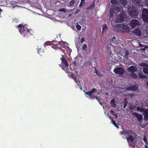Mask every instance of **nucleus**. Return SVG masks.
<instances>
[{"label":"nucleus","instance_id":"1","mask_svg":"<svg viewBox=\"0 0 148 148\" xmlns=\"http://www.w3.org/2000/svg\"><path fill=\"white\" fill-rule=\"evenodd\" d=\"M119 1L121 5H115L110 8L109 14L110 17H113L114 14H116L118 13L121 12V11L122 10V8H128V5L127 4V0H119Z\"/></svg>","mask_w":148,"mask_h":148},{"label":"nucleus","instance_id":"2","mask_svg":"<svg viewBox=\"0 0 148 148\" xmlns=\"http://www.w3.org/2000/svg\"><path fill=\"white\" fill-rule=\"evenodd\" d=\"M18 27L19 28V31L20 33L24 37L28 36L30 34L29 30L28 29L26 26L23 25L19 24Z\"/></svg>","mask_w":148,"mask_h":148},{"label":"nucleus","instance_id":"3","mask_svg":"<svg viewBox=\"0 0 148 148\" xmlns=\"http://www.w3.org/2000/svg\"><path fill=\"white\" fill-rule=\"evenodd\" d=\"M62 58H60V60L62 61L61 64L60 65V66L62 68L63 70L65 71L67 73L69 71L68 69L69 64L67 60L64 58V55H62Z\"/></svg>","mask_w":148,"mask_h":148},{"label":"nucleus","instance_id":"4","mask_svg":"<svg viewBox=\"0 0 148 148\" xmlns=\"http://www.w3.org/2000/svg\"><path fill=\"white\" fill-rule=\"evenodd\" d=\"M136 68L133 66H130L127 69L128 71L131 72V73L130 74V75L132 77V78L133 79L139 78L138 76L134 73L136 71Z\"/></svg>","mask_w":148,"mask_h":148},{"label":"nucleus","instance_id":"5","mask_svg":"<svg viewBox=\"0 0 148 148\" xmlns=\"http://www.w3.org/2000/svg\"><path fill=\"white\" fill-rule=\"evenodd\" d=\"M59 42L56 41H52L47 42L46 44L47 45H51L53 49H60L61 47L59 46Z\"/></svg>","mask_w":148,"mask_h":148},{"label":"nucleus","instance_id":"6","mask_svg":"<svg viewBox=\"0 0 148 148\" xmlns=\"http://www.w3.org/2000/svg\"><path fill=\"white\" fill-rule=\"evenodd\" d=\"M121 14L118 16H116V18L114 19V21L116 22H123L125 20V13L122 12V10L121 11Z\"/></svg>","mask_w":148,"mask_h":148},{"label":"nucleus","instance_id":"7","mask_svg":"<svg viewBox=\"0 0 148 148\" xmlns=\"http://www.w3.org/2000/svg\"><path fill=\"white\" fill-rule=\"evenodd\" d=\"M129 13L132 17L136 16L138 14V12L135 7L128 8Z\"/></svg>","mask_w":148,"mask_h":148},{"label":"nucleus","instance_id":"8","mask_svg":"<svg viewBox=\"0 0 148 148\" xmlns=\"http://www.w3.org/2000/svg\"><path fill=\"white\" fill-rule=\"evenodd\" d=\"M142 17L145 22H148V9L146 8H144L143 9Z\"/></svg>","mask_w":148,"mask_h":148},{"label":"nucleus","instance_id":"9","mask_svg":"<svg viewBox=\"0 0 148 148\" xmlns=\"http://www.w3.org/2000/svg\"><path fill=\"white\" fill-rule=\"evenodd\" d=\"M113 71L116 74L120 75H123L125 72V70L121 67L115 68Z\"/></svg>","mask_w":148,"mask_h":148},{"label":"nucleus","instance_id":"10","mask_svg":"<svg viewBox=\"0 0 148 148\" xmlns=\"http://www.w3.org/2000/svg\"><path fill=\"white\" fill-rule=\"evenodd\" d=\"M126 27L124 24H119L117 27H116L117 28L116 30L118 32H124L125 31V28Z\"/></svg>","mask_w":148,"mask_h":148},{"label":"nucleus","instance_id":"11","mask_svg":"<svg viewBox=\"0 0 148 148\" xmlns=\"http://www.w3.org/2000/svg\"><path fill=\"white\" fill-rule=\"evenodd\" d=\"M96 91H97L96 89L95 88H93L90 91L86 92L85 94L86 95V97H88V96L87 95H88L89 97H93V96L92 95V94Z\"/></svg>","mask_w":148,"mask_h":148},{"label":"nucleus","instance_id":"12","mask_svg":"<svg viewBox=\"0 0 148 148\" xmlns=\"http://www.w3.org/2000/svg\"><path fill=\"white\" fill-rule=\"evenodd\" d=\"M138 24V21L136 19L132 20L130 22V26L132 28L135 27Z\"/></svg>","mask_w":148,"mask_h":148},{"label":"nucleus","instance_id":"13","mask_svg":"<svg viewBox=\"0 0 148 148\" xmlns=\"http://www.w3.org/2000/svg\"><path fill=\"white\" fill-rule=\"evenodd\" d=\"M140 66L144 67L143 69V72L145 74H148V65L144 63H141Z\"/></svg>","mask_w":148,"mask_h":148},{"label":"nucleus","instance_id":"14","mask_svg":"<svg viewBox=\"0 0 148 148\" xmlns=\"http://www.w3.org/2000/svg\"><path fill=\"white\" fill-rule=\"evenodd\" d=\"M138 86L136 85H134L130 86L126 88L127 90H132L134 91H136L138 89Z\"/></svg>","mask_w":148,"mask_h":148},{"label":"nucleus","instance_id":"15","mask_svg":"<svg viewBox=\"0 0 148 148\" xmlns=\"http://www.w3.org/2000/svg\"><path fill=\"white\" fill-rule=\"evenodd\" d=\"M132 114L133 115L136 116L139 121H140L142 120L143 116L141 115L134 112H133Z\"/></svg>","mask_w":148,"mask_h":148},{"label":"nucleus","instance_id":"16","mask_svg":"<svg viewBox=\"0 0 148 148\" xmlns=\"http://www.w3.org/2000/svg\"><path fill=\"white\" fill-rule=\"evenodd\" d=\"M127 142L130 145L132 143H133L134 138L132 135H130L128 137L126 138Z\"/></svg>","mask_w":148,"mask_h":148},{"label":"nucleus","instance_id":"17","mask_svg":"<svg viewBox=\"0 0 148 148\" xmlns=\"http://www.w3.org/2000/svg\"><path fill=\"white\" fill-rule=\"evenodd\" d=\"M133 33L135 36H140L141 35V31L139 29H136L134 31Z\"/></svg>","mask_w":148,"mask_h":148},{"label":"nucleus","instance_id":"18","mask_svg":"<svg viewBox=\"0 0 148 148\" xmlns=\"http://www.w3.org/2000/svg\"><path fill=\"white\" fill-rule=\"evenodd\" d=\"M144 114V119L146 121L148 120V109L145 110L143 112Z\"/></svg>","mask_w":148,"mask_h":148},{"label":"nucleus","instance_id":"19","mask_svg":"<svg viewBox=\"0 0 148 148\" xmlns=\"http://www.w3.org/2000/svg\"><path fill=\"white\" fill-rule=\"evenodd\" d=\"M113 22H112L111 23L112 25L116 30V29L117 28L116 27H117V25H118L117 24V23H119V22H115L114 21V19H113Z\"/></svg>","mask_w":148,"mask_h":148},{"label":"nucleus","instance_id":"20","mask_svg":"<svg viewBox=\"0 0 148 148\" xmlns=\"http://www.w3.org/2000/svg\"><path fill=\"white\" fill-rule=\"evenodd\" d=\"M108 29V27L106 24H103L102 26V32L104 33L105 31Z\"/></svg>","mask_w":148,"mask_h":148},{"label":"nucleus","instance_id":"21","mask_svg":"<svg viewBox=\"0 0 148 148\" xmlns=\"http://www.w3.org/2000/svg\"><path fill=\"white\" fill-rule=\"evenodd\" d=\"M113 47L112 45H111L110 44L108 45L107 46V49H108V50H110V52L109 53L110 55V56L111 57H112V56L113 54H111L112 53L111 52L110 49L111 48V47Z\"/></svg>","mask_w":148,"mask_h":148},{"label":"nucleus","instance_id":"22","mask_svg":"<svg viewBox=\"0 0 148 148\" xmlns=\"http://www.w3.org/2000/svg\"><path fill=\"white\" fill-rule=\"evenodd\" d=\"M130 53L127 50H125L124 53V56L126 59H128L129 58V55Z\"/></svg>","mask_w":148,"mask_h":148},{"label":"nucleus","instance_id":"23","mask_svg":"<svg viewBox=\"0 0 148 148\" xmlns=\"http://www.w3.org/2000/svg\"><path fill=\"white\" fill-rule=\"evenodd\" d=\"M95 2L93 1L92 3L88 7L87 9H91L95 7Z\"/></svg>","mask_w":148,"mask_h":148},{"label":"nucleus","instance_id":"24","mask_svg":"<svg viewBox=\"0 0 148 148\" xmlns=\"http://www.w3.org/2000/svg\"><path fill=\"white\" fill-rule=\"evenodd\" d=\"M66 42H64L63 41H61L60 42H59V46L60 47L61 46L63 48H64L66 44Z\"/></svg>","mask_w":148,"mask_h":148},{"label":"nucleus","instance_id":"25","mask_svg":"<svg viewBox=\"0 0 148 148\" xmlns=\"http://www.w3.org/2000/svg\"><path fill=\"white\" fill-rule=\"evenodd\" d=\"M137 110L141 112H143L145 110L143 108L141 107H139V106H138L137 107Z\"/></svg>","mask_w":148,"mask_h":148},{"label":"nucleus","instance_id":"26","mask_svg":"<svg viewBox=\"0 0 148 148\" xmlns=\"http://www.w3.org/2000/svg\"><path fill=\"white\" fill-rule=\"evenodd\" d=\"M110 103L112 107H115L116 104L115 103L114 100V99H113L111 101Z\"/></svg>","mask_w":148,"mask_h":148},{"label":"nucleus","instance_id":"27","mask_svg":"<svg viewBox=\"0 0 148 148\" xmlns=\"http://www.w3.org/2000/svg\"><path fill=\"white\" fill-rule=\"evenodd\" d=\"M132 2L135 4H139L141 3V0H132Z\"/></svg>","mask_w":148,"mask_h":148},{"label":"nucleus","instance_id":"28","mask_svg":"<svg viewBox=\"0 0 148 148\" xmlns=\"http://www.w3.org/2000/svg\"><path fill=\"white\" fill-rule=\"evenodd\" d=\"M85 3V0H81L80 3L79 5L80 7H82Z\"/></svg>","mask_w":148,"mask_h":148},{"label":"nucleus","instance_id":"29","mask_svg":"<svg viewBox=\"0 0 148 148\" xmlns=\"http://www.w3.org/2000/svg\"><path fill=\"white\" fill-rule=\"evenodd\" d=\"M128 102L127 101V99H124V108H125L127 106V104Z\"/></svg>","mask_w":148,"mask_h":148},{"label":"nucleus","instance_id":"30","mask_svg":"<svg viewBox=\"0 0 148 148\" xmlns=\"http://www.w3.org/2000/svg\"><path fill=\"white\" fill-rule=\"evenodd\" d=\"M118 1L116 0H111L110 1L111 3L113 5L116 4Z\"/></svg>","mask_w":148,"mask_h":148},{"label":"nucleus","instance_id":"31","mask_svg":"<svg viewBox=\"0 0 148 148\" xmlns=\"http://www.w3.org/2000/svg\"><path fill=\"white\" fill-rule=\"evenodd\" d=\"M95 72L96 73V74L97 75H98L99 76H100L101 75V73L99 72L98 71L96 68H95Z\"/></svg>","mask_w":148,"mask_h":148},{"label":"nucleus","instance_id":"32","mask_svg":"<svg viewBox=\"0 0 148 148\" xmlns=\"http://www.w3.org/2000/svg\"><path fill=\"white\" fill-rule=\"evenodd\" d=\"M112 122L115 127L119 128V126L114 121H112Z\"/></svg>","mask_w":148,"mask_h":148},{"label":"nucleus","instance_id":"33","mask_svg":"<svg viewBox=\"0 0 148 148\" xmlns=\"http://www.w3.org/2000/svg\"><path fill=\"white\" fill-rule=\"evenodd\" d=\"M75 1L74 0H72L70 1L69 5L70 6H72L75 3Z\"/></svg>","mask_w":148,"mask_h":148},{"label":"nucleus","instance_id":"34","mask_svg":"<svg viewBox=\"0 0 148 148\" xmlns=\"http://www.w3.org/2000/svg\"><path fill=\"white\" fill-rule=\"evenodd\" d=\"M76 29L78 30H80L81 28V27L79 25L77 24L76 26Z\"/></svg>","mask_w":148,"mask_h":148},{"label":"nucleus","instance_id":"35","mask_svg":"<svg viewBox=\"0 0 148 148\" xmlns=\"http://www.w3.org/2000/svg\"><path fill=\"white\" fill-rule=\"evenodd\" d=\"M39 50H38V53L40 54H41V52L43 50L41 49H40L38 47Z\"/></svg>","mask_w":148,"mask_h":148},{"label":"nucleus","instance_id":"36","mask_svg":"<svg viewBox=\"0 0 148 148\" xmlns=\"http://www.w3.org/2000/svg\"><path fill=\"white\" fill-rule=\"evenodd\" d=\"M87 47V45L86 44L84 45L82 47L83 49L85 51H86V49Z\"/></svg>","mask_w":148,"mask_h":148},{"label":"nucleus","instance_id":"37","mask_svg":"<svg viewBox=\"0 0 148 148\" xmlns=\"http://www.w3.org/2000/svg\"><path fill=\"white\" fill-rule=\"evenodd\" d=\"M60 11L63 12H66V11L64 8H61L59 10Z\"/></svg>","mask_w":148,"mask_h":148},{"label":"nucleus","instance_id":"38","mask_svg":"<svg viewBox=\"0 0 148 148\" xmlns=\"http://www.w3.org/2000/svg\"><path fill=\"white\" fill-rule=\"evenodd\" d=\"M139 76L140 78H143L144 77V75L142 74L139 73Z\"/></svg>","mask_w":148,"mask_h":148},{"label":"nucleus","instance_id":"39","mask_svg":"<svg viewBox=\"0 0 148 148\" xmlns=\"http://www.w3.org/2000/svg\"><path fill=\"white\" fill-rule=\"evenodd\" d=\"M121 133L122 134V135H126L127 134V132H121Z\"/></svg>","mask_w":148,"mask_h":148},{"label":"nucleus","instance_id":"40","mask_svg":"<svg viewBox=\"0 0 148 148\" xmlns=\"http://www.w3.org/2000/svg\"><path fill=\"white\" fill-rule=\"evenodd\" d=\"M84 40L85 39L84 38V37H82L80 40L81 42L82 43L84 41Z\"/></svg>","mask_w":148,"mask_h":148},{"label":"nucleus","instance_id":"41","mask_svg":"<svg viewBox=\"0 0 148 148\" xmlns=\"http://www.w3.org/2000/svg\"><path fill=\"white\" fill-rule=\"evenodd\" d=\"M91 99H95V98H96L97 99H98V97L97 96H93V97H90Z\"/></svg>","mask_w":148,"mask_h":148},{"label":"nucleus","instance_id":"42","mask_svg":"<svg viewBox=\"0 0 148 148\" xmlns=\"http://www.w3.org/2000/svg\"><path fill=\"white\" fill-rule=\"evenodd\" d=\"M143 140L146 143H147V139L146 138V136H145L144 138L143 139Z\"/></svg>","mask_w":148,"mask_h":148},{"label":"nucleus","instance_id":"43","mask_svg":"<svg viewBox=\"0 0 148 148\" xmlns=\"http://www.w3.org/2000/svg\"><path fill=\"white\" fill-rule=\"evenodd\" d=\"M80 10L79 9H77L75 13V14H77V13L80 12Z\"/></svg>","mask_w":148,"mask_h":148},{"label":"nucleus","instance_id":"44","mask_svg":"<svg viewBox=\"0 0 148 148\" xmlns=\"http://www.w3.org/2000/svg\"><path fill=\"white\" fill-rule=\"evenodd\" d=\"M110 113L112 115H113V116L114 115V112L112 110H111L110 111Z\"/></svg>","mask_w":148,"mask_h":148},{"label":"nucleus","instance_id":"45","mask_svg":"<svg viewBox=\"0 0 148 148\" xmlns=\"http://www.w3.org/2000/svg\"><path fill=\"white\" fill-rule=\"evenodd\" d=\"M68 50L69 51V54L71 52V51H72L69 48H67V49H66L67 51Z\"/></svg>","mask_w":148,"mask_h":148},{"label":"nucleus","instance_id":"46","mask_svg":"<svg viewBox=\"0 0 148 148\" xmlns=\"http://www.w3.org/2000/svg\"><path fill=\"white\" fill-rule=\"evenodd\" d=\"M116 39V37L114 36L113 38H112V41H115V40H114Z\"/></svg>","mask_w":148,"mask_h":148},{"label":"nucleus","instance_id":"47","mask_svg":"<svg viewBox=\"0 0 148 148\" xmlns=\"http://www.w3.org/2000/svg\"><path fill=\"white\" fill-rule=\"evenodd\" d=\"M113 116H114L116 119L118 117V115L116 114H114Z\"/></svg>","mask_w":148,"mask_h":148},{"label":"nucleus","instance_id":"48","mask_svg":"<svg viewBox=\"0 0 148 148\" xmlns=\"http://www.w3.org/2000/svg\"><path fill=\"white\" fill-rule=\"evenodd\" d=\"M145 47H144L143 48H142L141 49V50L143 51H145V47H146V46H145Z\"/></svg>","mask_w":148,"mask_h":148},{"label":"nucleus","instance_id":"49","mask_svg":"<svg viewBox=\"0 0 148 148\" xmlns=\"http://www.w3.org/2000/svg\"><path fill=\"white\" fill-rule=\"evenodd\" d=\"M145 45H143L140 44V46L141 47H145Z\"/></svg>","mask_w":148,"mask_h":148},{"label":"nucleus","instance_id":"50","mask_svg":"<svg viewBox=\"0 0 148 148\" xmlns=\"http://www.w3.org/2000/svg\"><path fill=\"white\" fill-rule=\"evenodd\" d=\"M109 118L112 121H113V118L112 117H109Z\"/></svg>","mask_w":148,"mask_h":148},{"label":"nucleus","instance_id":"51","mask_svg":"<svg viewBox=\"0 0 148 148\" xmlns=\"http://www.w3.org/2000/svg\"><path fill=\"white\" fill-rule=\"evenodd\" d=\"M146 3L148 6V0H147L146 1Z\"/></svg>","mask_w":148,"mask_h":148},{"label":"nucleus","instance_id":"52","mask_svg":"<svg viewBox=\"0 0 148 148\" xmlns=\"http://www.w3.org/2000/svg\"><path fill=\"white\" fill-rule=\"evenodd\" d=\"M78 82L79 83H77V86H79V84H80V82Z\"/></svg>","mask_w":148,"mask_h":148},{"label":"nucleus","instance_id":"53","mask_svg":"<svg viewBox=\"0 0 148 148\" xmlns=\"http://www.w3.org/2000/svg\"><path fill=\"white\" fill-rule=\"evenodd\" d=\"M145 148H148V147L146 145L145 146Z\"/></svg>","mask_w":148,"mask_h":148},{"label":"nucleus","instance_id":"54","mask_svg":"<svg viewBox=\"0 0 148 148\" xmlns=\"http://www.w3.org/2000/svg\"><path fill=\"white\" fill-rule=\"evenodd\" d=\"M80 86V87H81V88H80V89H81V90H82V86Z\"/></svg>","mask_w":148,"mask_h":148},{"label":"nucleus","instance_id":"55","mask_svg":"<svg viewBox=\"0 0 148 148\" xmlns=\"http://www.w3.org/2000/svg\"><path fill=\"white\" fill-rule=\"evenodd\" d=\"M147 85L148 86V82L147 83Z\"/></svg>","mask_w":148,"mask_h":148},{"label":"nucleus","instance_id":"56","mask_svg":"<svg viewBox=\"0 0 148 148\" xmlns=\"http://www.w3.org/2000/svg\"><path fill=\"white\" fill-rule=\"evenodd\" d=\"M117 1H118V0H116Z\"/></svg>","mask_w":148,"mask_h":148}]
</instances>
